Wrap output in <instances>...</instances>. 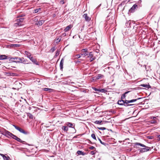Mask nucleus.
Returning <instances> with one entry per match:
<instances>
[{"label":"nucleus","mask_w":160,"mask_h":160,"mask_svg":"<svg viewBox=\"0 0 160 160\" xmlns=\"http://www.w3.org/2000/svg\"><path fill=\"white\" fill-rule=\"evenodd\" d=\"M88 141V143H89V144H95V143L94 142H92L89 139H88L87 140Z\"/></svg>","instance_id":"57"},{"label":"nucleus","mask_w":160,"mask_h":160,"mask_svg":"<svg viewBox=\"0 0 160 160\" xmlns=\"http://www.w3.org/2000/svg\"><path fill=\"white\" fill-rule=\"evenodd\" d=\"M32 62L34 64L39 66L40 63L39 62H38L37 60L34 59Z\"/></svg>","instance_id":"30"},{"label":"nucleus","mask_w":160,"mask_h":160,"mask_svg":"<svg viewBox=\"0 0 160 160\" xmlns=\"http://www.w3.org/2000/svg\"><path fill=\"white\" fill-rule=\"evenodd\" d=\"M129 101L128 100H125L123 102H122V103H119L118 104L120 106H124L125 107H127L128 106H131L134 105V104H129L130 103Z\"/></svg>","instance_id":"5"},{"label":"nucleus","mask_w":160,"mask_h":160,"mask_svg":"<svg viewBox=\"0 0 160 160\" xmlns=\"http://www.w3.org/2000/svg\"><path fill=\"white\" fill-rule=\"evenodd\" d=\"M141 0H139V1L137 2L135 4H136L139 8V9L142 6V5L141 4L142 2Z\"/></svg>","instance_id":"25"},{"label":"nucleus","mask_w":160,"mask_h":160,"mask_svg":"<svg viewBox=\"0 0 160 160\" xmlns=\"http://www.w3.org/2000/svg\"><path fill=\"white\" fill-rule=\"evenodd\" d=\"M95 58H95L94 57V56H93V57H91L90 58V59H89L90 62H92L95 59Z\"/></svg>","instance_id":"49"},{"label":"nucleus","mask_w":160,"mask_h":160,"mask_svg":"<svg viewBox=\"0 0 160 160\" xmlns=\"http://www.w3.org/2000/svg\"><path fill=\"white\" fill-rule=\"evenodd\" d=\"M101 4H102L101 3L99 5H98V6L96 9H97V10H98L99 9V8H100V7L101 6Z\"/></svg>","instance_id":"64"},{"label":"nucleus","mask_w":160,"mask_h":160,"mask_svg":"<svg viewBox=\"0 0 160 160\" xmlns=\"http://www.w3.org/2000/svg\"><path fill=\"white\" fill-rule=\"evenodd\" d=\"M5 74H6L7 76H11V72H6Z\"/></svg>","instance_id":"54"},{"label":"nucleus","mask_w":160,"mask_h":160,"mask_svg":"<svg viewBox=\"0 0 160 160\" xmlns=\"http://www.w3.org/2000/svg\"><path fill=\"white\" fill-rule=\"evenodd\" d=\"M64 58H62L60 63V69L62 71L63 68V62H64Z\"/></svg>","instance_id":"21"},{"label":"nucleus","mask_w":160,"mask_h":160,"mask_svg":"<svg viewBox=\"0 0 160 160\" xmlns=\"http://www.w3.org/2000/svg\"><path fill=\"white\" fill-rule=\"evenodd\" d=\"M91 137L94 139L97 140L95 134L94 133H92L91 135Z\"/></svg>","instance_id":"46"},{"label":"nucleus","mask_w":160,"mask_h":160,"mask_svg":"<svg viewBox=\"0 0 160 160\" xmlns=\"http://www.w3.org/2000/svg\"><path fill=\"white\" fill-rule=\"evenodd\" d=\"M12 126L14 127V128L18 131H19L20 129H21V128L18 127L15 124H12Z\"/></svg>","instance_id":"41"},{"label":"nucleus","mask_w":160,"mask_h":160,"mask_svg":"<svg viewBox=\"0 0 160 160\" xmlns=\"http://www.w3.org/2000/svg\"><path fill=\"white\" fill-rule=\"evenodd\" d=\"M147 138L149 139H152L154 138V137L153 136H148L147 137Z\"/></svg>","instance_id":"50"},{"label":"nucleus","mask_w":160,"mask_h":160,"mask_svg":"<svg viewBox=\"0 0 160 160\" xmlns=\"http://www.w3.org/2000/svg\"><path fill=\"white\" fill-rule=\"evenodd\" d=\"M92 88L95 91L97 92V93L99 92V89L100 88H97L95 87H92Z\"/></svg>","instance_id":"37"},{"label":"nucleus","mask_w":160,"mask_h":160,"mask_svg":"<svg viewBox=\"0 0 160 160\" xmlns=\"http://www.w3.org/2000/svg\"><path fill=\"white\" fill-rule=\"evenodd\" d=\"M11 45L14 46L15 47H18L19 46V45L17 44H11Z\"/></svg>","instance_id":"58"},{"label":"nucleus","mask_w":160,"mask_h":160,"mask_svg":"<svg viewBox=\"0 0 160 160\" xmlns=\"http://www.w3.org/2000/svg\"><path fill=\"white\" fill-rule=\"evenodd\" d=\"M138 9L139 8L137 5L136 4H134L129 10L128 14L129 15L131 13H133Z\"/></svg>","instance_id":"7"},{"label":"nucleus","mask_w":160,"mask_h":160,"mask_svg":"<svg viewBox=\"0 0 160 160\" xmlns=\"http://www.w3.org/2000/svg\"><path fill=\"white\" fill-rule=\"evenodd\" d=\"M102 120H96L94 122V123L96 124L101 125L102 124Z\"/></svg>","instance_id":"35"},{"label":"nucleus","mask_w":160,"mask_h":160,"mask_svg":"<svg viewBox=\"0 0 160 160\" xmlns=\"http://www.w3.org/2000/svg\"><path fill=\"white\" fill-rule=\"evenodd\" d=\"M42 90L44 91H48L49 92H52L54 91V90L52 89L48 88H43Z\"/></svg>","instance_id":"24"},{"label":"nucleus","mask_w":160,"mask_h":160,"mask_svg":"<svg viewBox=\"0 0 160 160\" xmlns=\"http://www.w3.org/2000/svg\"><path fill=\"white\" fill-rule=\"evenodd\" d=\"M133 146L140 153H143L151 150L152 148L147 146L140 142H137L134 143Z\"/></svg>","instance_id":"1"},{"label":"nucleus","mask_w":160,"mask_h":160,"mask_svg":"<svg viewBox=\"0 0 160 160\" xmlns=\"http://www.w3.org/2000/svg\"><path fill=\"white\" fill-rule=\"evenodd\" d=\"M110 122V121H102V124H105V123H107Z\"/></svg>","instance_id":"59"},{"label":"nucleus","mask_w":160,"mask_h":160,"mask_svg":"<svg viewBox=\"0 0 160 160\" xmlns=\"http://www.w3.org/2000/svg\"><path fill=\"white\" fill-rule=\"evenodd\" d=\"M62 38L61 36L59 37L57 39V41L56 42V43L58 44L61 40Z\"/></svg>","instance_id":"44"},{"label":"nucleus","mask_w":160,"mask_h":160,"mask_svg":"<svg viewBox=\"0 0 160 160\" xmlns=\"http://www.w3.org/2000/svg\"><path fill=\"white\" fill-rule=\"evenodd\" d=\"M97 152L96 150H93L91 151L89 154L91 155H94L96 154V152Z\"/></svg>","instance_id":"43"},{"label":"nucleus","mask_w":160,"mask_h":160,"mask_svg":"<svg viewBox=\"0 0 160 160\" xmlns=\"http://www.w3.org/2000/svg\"><path fill=\"white\" fill-rule=\"evenodd\" d=\"M66 125L68 127V128H74L75 127V124L73 123H72L71 122H67L66 123Z\"/></svg>","instance_id":"18"},{"label":"nucleus","mask_w":160,"mask_h":160,"mask_svg":"<svg viewBox=\"0 0 160 160\" xmlns=\"http://www.w3.org/2000/svg\"><path fill=\"white\" fill-rule=\"evenodd\" d=\"M130 103H133L137 101V100L136 99H132L130 100H129Z\"/></svg>","instance_id":"52"},{"label":"nucleus","mask_w":160,"mask_h":160,"mask_svg":"<svg viewBox=\"0 0 160 160\" xmlns=\"http://www.w3.org/2000/svg\"><path fill=\"white\" fill-rule=\"evenodd\" d=\"M3 158L4 160H9V159H10V157L8 156L5 155Z\"/></svg>","instance_id":"42"},{"label":"nucleus","mask_w":160,"mask_h":160,"mask_svg":"<svg viewBox=\"0 0 160 160\" xmlns=\"http://www.w3.org/2000/svg\"><path fill=\"white\" fill-rule=\"evenodd\" d=\"M26 15V14L25 13H20L17 15L16 18H23V17L25 16Z\"/></svg>","instance_id":"22"},{"label":"nucleus","mask_w":160,"mask_h":160,"mask_svg":"<svg viewBox=\"0 0 160 160\" xmlns=\"http://www.w3.org/2000/svg\"><path fill=\"white\" fill-rule=\"evenodd\" d=\"M83 60L82 59H79L77 60H75L74 62L75 64H79L82 63V61Z\"/></svg>","instance_id":"31"},{"label":"nucleus","mask_w":160,"mask_h":160,"mask_svg":"<svg viewBox=\"0 0 160 160\" xmlns=\"http://www.w3.org/2000/svg\"><path fill=\"white\" fill-rule=\"evenodd\" d=\"M65 3V2L64 1V0H62L60 1V3L62 4H64Z\"/></svg>","instance_id":"62"},{"label":"nucleus","mask_w":160,"mask_h":160,"mask_svg":"<svg viewBox=\"0 0 160 160\" xmlns=\"http://www.w3.org/2000/svg\"><path fill=\"white\" fill-rule=\"evenodd\" d=\"M72 132L71 133H75L76 132V130L75 128V127L74 128H73V129L71 130Z\"/></svg>","instance_id":"55"},{"label":"nucleus","mask_w":160,"mask_h":160,"mask_svg":"<svg viewBox=\"0 0 160 160\" xmlns=\"http://www.w3.org/2000/svg\"><path fill=\"white\" fill-rule=\"evenodd\" d=\"M97 128L98 129L100 130H107L108 131H109V129H107L105 127H97Z\"/></svg>","instance_id":"40"},{"label":"nucleus","mask_w":160,"mask_h":160,"mask_svg":"<svg viewBox=\"0 0 160 160\" xmlns=\"http://www.w3.org/2000/svg\"><path fill=\"white\" fill-rule=\"evenodd\" d=\"M25 54L27 55V57L28 58L31 56V54L29 52L26 51L25 52Z\"/></svg>","instance_id":"34"},{"label":"nucleus","mask_w":160,"mask_h":160,"mask_svg":"<svg viewBox=\"0 0 160 160\" xmlns=\"http://www.w3.org/2000/svg\"><path fill=\"white\" fill-rule=\"evenodd\" d=\"M123 43V44L127 47H128L129 46H133L134 43L133 41H130V39L128 38H125L124 39Z\"/></svg>","instance_id":"3"},{"label":"nucleus","mask_w":160,"mask_h":160,"mask_svg":"<svg viewBox=\"0 0 160 160\" xmlns=\"http://www.w3.org/2000/svg\"><path fill=\"white\" fill-rule=\"evenodd\" d=\"M27 115L30 119H33V115L30 113L28 112L27 113Z\"/></svg>","instance_id":"36"},{"label":"nucleus","mask_w":160,"mask_h":160,"mask_svg":"<svg viewBox=\"0 0 160 160\" xmlns=\"http://www.w3.org/2000/svg\"><path fill=\"white\" fill-rule=\"evenodd\" d=\"M20 57H10L9 61V63L10 62H15L16 63V61L19 60Z\"/></svg>","instance_id":"9"},{"label":"nucleus","mask_w":160,"mask_h":160,"mask_svg":"<svg viewBox=\"0 0 160 160\" xmlns=\"http://www.w3.org/2000/svg\"><path fill=\"white\" fill-rule=\"evenodd\" d=\"M81 55L83 56L84 57L87 56L89 53L88 49L87 48L82 49L81 50Z\"/></svg>","instance_id":"10"},{"label":"nucleus","mask_w":160,"mask_h":160,"mask_svg":"<svg viewBox=\"0 0 160 160\" xmlns=\"http://www.w3.org/2000/svg\"><path fill=\"white\" fill-rule=\"evenodd\" d=\"M29 58L31 61H32L34 59L31 56Z\"/></svg>","instance_id":"63"},{"label":"nucleus","mask_w":160,"mask_h":160,"mask_svg":"<svg viewBox=\"0 0 160 160\" xmlns=\"http://www.w3.org/2000/svg\"><path fill=\"white\" fill-rule=\"evenodd\" d=\"M10 57L4 54H0V60H9Z\"/></svg>","instance_id":"13"},{"label":"nucleus","mask_w":160,"mask_h":160,"mask_svg":"<svg viewBox=\"0 0 160 160\" xmlns=\"http://www.w3.org/2000/svg\"><path fill=\"white\" fill-rule=\"evenodd\" d=\"M149 122L151 124H156L157 123V121L156 120H151L149 121Z\"/></svg>","instance_id":"45"},{"label":"nucleus","mask_w":160,"mask_h":160,"mask_svg":"<svg viewBox=\"0 0 160 160\" xmlns=\"http://www.w3.org/2000/svg\"><path fill=\"white\" fill-rule=\"evenodd\" d=\"M44 22V20H41L36 22L35 24L37 25L38 26H41Z\"/></svg>","instance_id":"19"},{"label":"nucleus","mask_w":160,"mask_h":160,"mask_svg":"<svg viewBox=\"0 0 160 160\" xmlns=\"http://www.w3.org/2000/svg\"><path fill=\"white\" fill-rule=\"evenodd\" d=\"M19 18L17 19L16 20L17 22L14 23V25L16 26H21L22 25V23L23 22L24 20L25 19V18Z\"/></svg>","instance_id":"6"},{"label":"nucleus","mask_w":160,"mask_h":160,"mask_svg":"<svg viewBox=\"0 0 160 160\" xmlns=\"http://www.w3.org/2000/svg\"><path fill=\"white\" fill-rule=\"evenodd\" d=\"M72 26L71 24H70L69 25L67 26L64 29V31L65 32H67L68 31H69V30L72 28Z\"/></svg>","instance_id":"23"},{"label":"nucleus","mask_w":160,"mask_h":160,"mask_svg":"<svg viewBox=\"0 0 160 160\" xmlns=\"http://www.w3.org/2000/svg\"><path fill=\"white\" fill-rule=\"evenodd\" d=\"M41 10V8H36L34 10L33 12L34 13H37L40 11Z\"/></svg>","instance_id":"32"},{"label":"nucleus","mask_w":160,"mask_h":160,"mask_svg":"<svg viewBox=\"0 0 160 160\" xmlns=\"http://www.w3.org/2000/svg\"><path fill=\"white\" fill-rule=\"evenodd\" d=\"M130 28H132L133 29H135V26H138V24L136 23L135 22L131 20L130 21Z\"/></svg>","instance_id":"12"},{"label":"nucleus","mask_w":160,"mask_h":160,"mask_svg":"<svg viewBox=\"0 0 160 160\" xmlns=\"http://www.w3.org/2000/svg\"><path fill=\"white\" fill-rule=\"evenodd\" d=\"M98 141H99L100 143L103 145H104V146H106L107 145H108V144L107 143H106L104 142H103L101 139L98 137Z\"/></svg>","instance_id":"29"},{"label":"nucleus","mask_w":160,"mask_h":160,"mask_svg":"<svg viewBox=\"0 0 160 160\" xmlns=\"http://www.w3.org/2000/svg\"><path fill=\"white\" fill-rule=\"evenodd\" d=\"M83 17L85 18L86 21L89 22L91 20V18L88 16L87 13L84 14L83 15Z\"/></svg>","instance_id":"20"},{"label":"nucleus","mask_w":160,"mask_h":160,"mask_svg":"<svg viewBox=\"0 0 160 160\" xmlns=\"http://www.w3.org/2000/svg\"><path fill=\"white\" fill-rule=\"evenodd\" d=\"M130 92V91H127L123 93L126 95Z\"/></svg>","instance_id":"60"},{"label":"nucleus","mask_w":160,"mask_h":160,"mask_svg":"<svg viewBox=\"0 0 160 160\" xmlns=\"http://www.w3.org/2000/svg\"><path fill=\"white\" fill-rule=\"evenodd\" d=\"M144 66L145 67V70L147 71H149V68H150V66H148V67H147L146 65H144Z\"/></svg>","instance_id":"47"},{"label":"nucleus","mask_w":160,"mask_h":160,"mask_svg":"<svg viewBox=\"0 0 160 160\" xmlns=\"http://www.w3.org/2000/svg\"><path fill=\"white\" fill-rule=\"evenodd\" d=\"M140 86L146 88H147L148 89L149 88H152L151 86L149 85V83H148V84H141L139 85Z\"/></svg>","instance_id":"17"},{"label":"nucleus","mask_w":160,"mask_h":160,"mask_svg":"<svg viewBox=\"0 0 160 160\" xmlns=\"http://www.w3.org/2000/svg\"><path fill=\"white\" fill-rule=\"evenodd\" d=\"M2 134L8 138H12V137L13 135V133L6 130H5L4 133H2Z\"/></svg>","instance_id":"8"},{"label":"nucleus","mask_w":160,"mask_h":160,"mask_svg":"<svg viewBox=\"0 0 160 160\" xmlns=\"http://www.w3.org/2000/svg\"><path fill=\"white\" fill-rule=\"evenodd\" d=\"M81 56L82 55H81V53L77 54L76 55V58H79L81 57Z\"/></svg>","instance_id":"53"},{"label":"nucleus","mask_w":160,"mask_h":160,"mask_svg":"<svg viewBox=\"0 0 160 160\" xmlns=\"http://www.w3.org/2000/svg\"><path fill=\"white\" fill-rule=\"evenodd\" d=\"M142 89H144V88H142L138 87L135 88H129V89H128V90H130L129 91H130V92H131L132 90Z\"/></svg>","instance_id":"27"},{"label":"nucleus","mask_w":160,"mask_h":160,"mask_svg":"<svg viewBox=\"0 0 160 160\" xmlns=\"http://www.w3.org/2000/svg\"><path fill=\"white\" fill-rule=\"evenodd\" d=\"M108 92V90L106 88H100L99 89V92L102 93H106Z\"/></svg>","instance_id":"26"},{"label":"nucleus","mask_w":160,"mask_h":160,"mask_svg":"<svg viewBox=\"0 0 160 160\" xmlns=\"http://www.w3.org/2000/svg\"><path fill=\"white\" fill-rule=\"evenodd\" d=\"M16 62V63H21L24 64H32V62H30L27 59H24V58L23 57H20L19 60L17 61Z\"/></svg>","instance_id":"4"},{"label":"nucleus","mask_w":160,"mask_h":160,"mask_svg":"<svg viewBox=\"0 0 160 160\" xmlns=\"http://www.w3.org/2000/svg\"><path fill=\"white\" fill-rule=\"evenodd\" d=\"M19 131L25 135H29L30 133L29 132L26 131L21 128Z\"/></svg>","instance_id":"15"},{"label":"nucleus","mask_w":160,"mask_h":160,"mask_svg":"<svg viewBox=\"0 0 160 160\" xmlns=\"http://www.w3.org/2000/svg\"><path fill=\"white\" fill-rule=\"evenodd\" d=\"M158 116H151L150 117V118L153 120H156L158 118Z\"/></svg>","instance_id":"51"},{"label":"nucleus","mask_w":160,"mask_h":160,"mask_svg":"<svg viewBox=\"0 0 160 160\" xmlns=\"http://www.w3.org/2000/svg\"><path fill=\"white\" fill-rule=\"evenodd\" d=\"M89 149L91 150H96V148L95 147L93 146H91L88 148Z\"/></svg>","instance_id":"48"},{"label":"nucleus","mask_w":160,"mask_h":160,"mask_svg":"<svg viewBox=\"0 0 160 160\" xmlns=\"http://www.w3.org/2000/svg\"><path fill=\"white\" fill-rule=\"evenodd\" d=\"M60 50L59 49H57L55 52V54L54 57V58H56L58 56L59 54Z\"/></svg>","instance_id":"33"},{"label":"nucleus","mask_w":160,"mask_h":160,"mask_svg":"<svg viewBox=\"0 0 160 160\" xmlns=\"http://www.w3.org/2000/svg\"><path fill=\"white\" fill-rule=\"evenodd\" d=\"M87 56V58H90L91 57H93V54H92V52H89V53Z\"/></svg>","instance_id":"39"},{"label":"nucleus","mask_w":160,"mask_h":160,"mask_svg":"<svg viewBox=\"0 0 160 160\" xmlns=\"http://www.w3.org/2000/svg\"><path fill=\"white\" fill-rule=\"evenodd\" d=\"M104 77V76L101 74H98L96 76H94L92 78V79L93 81H96Z\"/></svg>","instance_id":"11"},{"label":"nucleus","mask_w":160,"mask_h":160,"mask_svg":"<svg viewBox=\"0 0 160 160\" xmlns=\"http://www.w3.org/2000/svg\"><path fill=\"white\" fill-rule=\"evenodd\" d=\"M62 129L65 132H67L68 130V127L66 126H63L62 127Z\"/></svg>","instance_id":"28"},{"label":"nucleus","mask_w":160,"mask_h":160,"mask_svg":"<svg viewBox=\"0 0 160 160\" xmlns=\"http://www.w3.org/2000/svg\"><path fill=\"white\" fill-rule=\"evenodd\" d=\"M17 74L15 73L11 72V76H16Z\"/></svg>","instance_id":"61"},{"label":"nucleus","mask_w":160,"mask_h":160,"mask_svg":"<svg viewBox=\"0 0 160 160\" xmlns=\"http://www.w3.org/2000/svg\"><path fill=\"white\" fill-rule=\"evenodd\" d=\"M12 138L15 140L17 141L22 143V144H21V145L23 147H24V145H28V146L31 145L30 144L27 143L25 141L22 140L20 138H19L17 136L14 134H13V137H12Z\"/></svg>","instance_id":"2"},{"label":"nucleus","mask_w":160,"mask_h":160,"mask_svg":"<svg viewBox=\"0 0 160 160\" xmlns=\"http://www.w3.org/2000/svg\"><path fill=\"white\" fill-rule=\"evenodd\" d=\"M126 97V95H125L124 93L122 94V96L120 98V99H119L117 102V104H119V102H123V101H124L123 99H125Z\"/></svg>","instance_id":"14"},{"label":"nucleus","mask_w":160,"mask_h":160,"mask_svg":"<svg viewBox=\"0 0 160 160\" xmlns=\"http://www.w3.org/2000/svg\"><path fill=\"white\" fill-rule=\"evenodd\" d=\"M56 49V48L54 46L50 50L52 52H54Z\"/></svg>","instance_id":"56"},{"label":"nucleus","mask_w":160,"mask_h":160,"mask_svg":"<svg viewBox=\"0 0 160 160\" xmlns=\"http://www.w3.org/2000/svg\"><path fill=\"white\" fill-rule=\"evenodd\" d=\"M87 153H85V152H84L80 150H78L76 153V155L77 156L80 155L84 156L86 155H87Z\"/></svg>","instance_id":"16"},{"label":"nucleus","mask_w":160,"mask_h":160,"mask_svg":"<svg viewBox=\"0 0 160 160\" xmlns=\"http://www.w3.org/2000/svg\"><path fill=\"white\" fill-rule=\"evenodd\" d=\"M130 21L131 20L127 21L125 25L128 28H130Z\"/></svg>","instance_id":"38"}]
</instances>
